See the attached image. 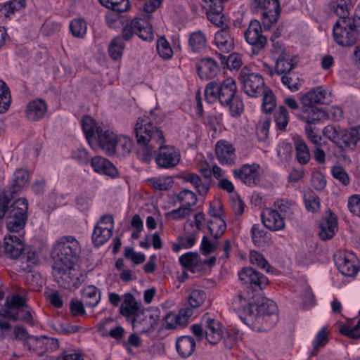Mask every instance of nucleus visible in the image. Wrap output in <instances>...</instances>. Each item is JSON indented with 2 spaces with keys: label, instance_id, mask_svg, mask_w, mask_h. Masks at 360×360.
<instances>
[{
  "label": "nucleus",
  "instance_id": "nucleus-37",
  "mask_svg": "<svg viewBox=\"0 0 360 360\" xmlns=\"http://www.w3.org/2000/svg\"><path fill=\"white\" fill-rule=\"evenodd\" d=\"M295 65L296 63L291 56L287 54H281L276 63L275 72L278 75H290L289 72L294 69Z\"/></svg>",
  "mask_w": 360,
  "mask_h": 360
},
{
  "label": "nucleus",
  "instance_id": "nucleus-7",
  "mask_svg": "<svg viewBox=\"0 0 360 360\" xmlns=\"http://www.w3.org/2000/svg\"><path fill=\"white\" fill-rule=\"evenodd\" d=\"M28 218V202L25 198L15 200L8 210L6 229L10 233L23 229Z\"/></svg>",
  "mask_w": 360,
  "mask_h": 360
},
{
  "label": "nucleus",
  "instance_id": "nucleus-39",
  "mask_svg": "<svg viewBox=\"0 0 360 360\" xmlns=\"http://www.w3.org/2000/svg\"><path fill=\"white\" fill-rule=\"evenodd\" d=\"M69 30L74 37L83 39L86 34L87 23L82 18H75L70 22Z\"/></svg>",
  "mask_w": 360,
  "mask_h": 360
},
{
  "label": "nucleus",
  "instance_id": "nucleus-53",
  "mask_svg": "<svg viewBox=\"0 0 360 360\" xmlns=\"http://www.w3.org/2000/svg\"><path fill=\"white\" fill-rule=\"evenodd\" d=\"M159 319V316L158 314L157 311H148L143 315V319L142 322L139 321L138 323V327L139 325H142L143 326L139 329V330L142 333L146 332L148 330L153 328L158 323Z\"/></svg>",
  "mask_w": 360,
  "mask_h": 360
},
{
  "label": "nucleus",
  "instance_id": "nucleus-45",
  "mask_svg": "<svg viewBox=\"0 0 360 360\" xmlns=\"http://www.w3.org/2000/svg\"><path fill=\"white\" fill-rule=\"evenodd\" d=\"M111 321L112 320L110 319H105L102 320L98 326V331L103 336L109 335L117 340H120L123 338L124 335V329L122 326H119L108 331L105 330V326L111 322Z\"/></svg>",
  "mask_w": 360,
  "mask_h": 360
},
{
  "label": "nucleus",
  "instance_id": "nucleus-31",
  "mask_svg": "<svg viewBox=\"0 0 360 360\" xmlns=\"http://www.w3.org/2000/svg\"><path fill=\"white\" fill-rule=\"evenodd\" d=\"M360 141V127H353L349 130L342 129L340 141L344 147L349 150H354L356 143Z\"/></svg>",
  "mask_w": 360,
  "mask_h": 360
},
{
  "label": "nucleus",
  "instance_id": "nucleus-57",
  "mask_svg": "<svg viewBox=\"0 0 360 360\" xmlns=\"http://www.w3.org/2000/svg\"><path fill=\"white\" fill-rule=\"evenodd\" d=\"M157 51L159 56L165 59L168 60L173 56V50L165 37H160L157 41Z\"/></svg>",
  "mask_w": 360,
  "mask_h": 360
},
{
  "label": "nucleus",
  "instance_id": "nucleus-29",
  "mask_svg": "<svg viewBox=\"0 0 360 360\" xmlns=\"http://www.w3.org/2000/svg\"><path fill=\"white\" fill-rule=\"evenodd\" d=\"M116 137L117 135L110 130H98L99 146L108 155L115 153Z\"/></svg>",
  "mask_w": 360,
  "mask_h": 360
},
{
  "label": "nucleus",
  "instance_id": "nucleus-21",
  "mask_svg": "<svg viewBox=\"0 0 360 360\" xmlns=\"http://www.w3.org/2000/svg\"><path fill=\"white\" fill-rule=\"evenodd\" d=\"M213 43L224 53H229L234 49V39L227 25L215 32Z\"/></svg>",
  "mask_w": 360,
  "mask_h": 360
},
{
  "label": "nucleus",
  "instance_id": "nucleus-47",
  "mask_svg": "<svg viewBox=\"0 0 360 360\" xmlns=\"http://www.w3.org/2000/svg\"><path fill=\"white\" fill-rule=\"evenodd\" d=\"M274 209L278 210V213L285 217H290L297 209L296 205L292 201L287 199H279L274 202Z\"/></svg>",
  "mask_w": 360,
  "mask_h": 360
},
{
  "label": "nucleus",
  "instance_id": "nucleus-23",
  "mask_svg": "<svg viewBox=\"0 0 360 360\" xmlns=\"http://www.w3.org/2000/svg\"><path fill=\"white\" fill-rule=\"evenodd\" d=\"M4 240V253L8 257L17 259L25 250L23 241L15 235H6Z\"/></svg>",
  "mask_w": 360,
  "mask_h": 360
},
{
  "label": "nucleus",
  "instance_id": "nucleus-41",
  "mask_svg": "<svg viewBox=\"0 0 360 360\" xmlns=\"http://www.w3.org/2000/svg\"><path fill=\"white\" fill-rule=\"evenodd\" d=\"M295 157L297 162L301 165H306L311 158L309 149L306 143L301 139L295 141Z\"/></svg>",
  "mask_w": 360,
  "mask_h": 360
},
{
  "label": "nucleus",
  "instance_id": "nucleus-43",
  "mask_svg": "<svg viewBox=\"0 0 360 360\" xmlns=\"http://www.w3.org/2000/svg\"><path fill=\"white\" fill-rule=\"evenodd\" d=\"M207 228L210 234L214 238L221 237L226 230V224L224 218L210 219L207 221Z\"/></svg>",
  "mask_w": 360,
  "mask_h": 360
},
{
  "label": "nucleus",
  "instance_id": "nucleus-54",
  "mask_svg": "<svg viewBox=\"0 0 360 360\" xmlns=\"http://www.w3.org/2000/svg\"><path fill=\"white\" fill-rule=\"evenodd\" d=\"M11 102V96L7 84L0 79V113L6 112Z\"/></svg>",
  "mask_w": 360,
  "mask_h": 360
},
{
  "label": "nucleus",
  "instance_id": "nucleus-64",
  "mask_svg": "<svg viewBox=\"0 0 360 360\" xmlns=\"http://www.w3.org/2000/svg\"><path fill=\"white\" fill-rule=\"evenodd\" d=\"M281 82L292 92L298 91L301 87L300 80L295 75H283L281 77Z\"/></svg>",
  "mask_w": 360,
  "mask_h": 360
},
{
  "label": "nucleus",
  "instance_id": "nucleus-44",
  "mask_svg": "<svg viewBox=\"0 0 360 360\" xmlns=\"http://www.w3.org/2000/svg\"><path fill=\"white\" fill-rule=\"evenodd\" d=\"M112 233L108 228L96 225L91 237L93 243L97 247L103 245L111 237Z\"/></svg>",
  "mask_w": 360,
  "mask_h": 360
},
{
  "label": "nucleus",
  "instance_id": "nucleus-27",
  "mask_svg": "<svg viewBox=\"0 0 360 360\" xmlns=\"http://www.w3.org/2000/svg\"><path fill=\"white\" fill-rule=\"evenodd\" d=\"M328 91L323 86L316 87L300 97L301 104L307 103L315 105L316 103H323L327 98Z\"/></svg>",
  "mask_w": 360,
  "mask_h": 360
},
{
  "label": "nucleus",
  "instance_id": "nucleus-8",
  "mask_svg": "<svg viewBox=\"0 0 360 360\" xmlns=\"http://www.w3.org/2000/svg\"><path fill=\"white\" fill-rule=\"evenodd\" d=\"M243 91L248 96L257 97L265 87L263 77L255 72H250L248 68H243L239 76Z\"/></svg>",
  "mask_w": 360,
  "mask_h": 360
},
{
  "label": "nucleus",
  "instance_id": "nucleus-50",
  "mask_svg": "<svg viewBox=\"0 0 360 360\" xmlns=\"http://www.w3.org/2000/svg\"><path fill=\"white\" fill-rule=\"evenodd\" d=\"M328 328L324 326L320 329L313 341V349L310 352L311 356H316L321 347H324L328 342Z\"/></svg>",
  "mask_w": 360,
  "mask_h": 360
},
{
  "label": "nucleus",
  "instance_id": "nucleus-30",
  "mask_svg": "<svg viewBox=\"0 0 360 360\" xmlns=\"http://www.w3.org/2000/svg\"><path fill=\"white\" fill-rule=\"evenodd\" d=\"M91 165L94 172L101 174L115 176L117 173L115 167L108 159L96 156L91 160Z\"/></svg>",
  "mask_w": 360,
  "mask_h": 360
},
{
  "label": "nucleus",
  "instance_id": "nucleus-13",
  "mask_svg": "<svg viewBox=\"0 0 360 360\" xmlns=\"http://www.w3.org/2000/svg\"><path fill=\"white\" fill-rule=\"evenodd\" d=\"M179 263L184 268L194 272L196 269H201L204 266H211L216 262V257L212 256L207 259H201L196 252H188L183 254L179 259Z\"/></svg>",
  "mask_w": 360,
  "mask_h": 360
},
{
  "label": "nucleus",
  "instance_id": "nucleus-2",
  "mask_svg": "<svg viewBox=\"0 0 360 360\" xmlns=\"http://www.w3.org/2000/svg\"><path fill=\"white\" fill-rule=\"evenodd\" d=\"M252 291L247 294L239 293L235 302H238L240 307L248 314L244 319L245 323L257 332L267 331L272 328L278 321V307L271 300L262 299L257 304H252L250 300L252 298Z\"/></svg>",
  "mask_w": 360,
  "mask_h": 360
},
{
  "label": "nucleus",
  "instance_id": "nucleus-4",
  "mask_svg": "<svg viewBox=\"0 0 360 360\" xmlns=\"http://www.w3.org/2000/svg\"><path fill=\"white\" fill-rule=\"evenodd\" d=\"M205 97L209 103L219 101L222 106L227 107L233 117H240L244 111L243 101L237 94V85L232 77H227L221 83H208L205 89Z\"/></svg>",
  "mask_w": 360,
  "mask_h": 360
},
{
  "label": "nucleus",
  "instance_id": "nucleus-20",
  "mask_svg": "<svg viewBox=\"0 0 360 360\" xmlns=\"http://www.w3.org/2000/svg\"><path fill=\"white\" fill-rule=\"evenodd\" d=\"M263 22L267 25H271L277 22L280 15L281 8L278 0H263L259 3Z\"/></svg>",
  "mask_w": 360,
  "mask_h": 360
},
{
  "label": "nucleus",
  "instance_id": "nucleus-32",
  "mask_svg": "<svg viewBox=\"0 0 360 360\" xmlns=\"http://www.w3.org/2000/svg\"><path fill=\"white\" fill-rule=\"evenodd\" d=\"M175 201L180 205L194 209L198 202V196L195 192L184 188L174 195Z\"/></svg>",
  "mask_w": 360,
  "mask_h": 360
},
{
  "label": "nucleus",
  "instance_id": "nucleus-9",
  "mask_svg": "<svg viewBox=\"0 0 360 360\" xmlns=\"http://www.w3.org/2000/svg\"><path fill=\"white\" fill-rule=\"evenodd\" d=\"M262 174L263 170L257 163L244 164L240 167L233 170V176L248 186H255L259 184Z\"/></svg>",
  "mask_w": 360,
  "mask_h": 360
},
{
  "label": "nucleus",
  "instance_id": "nucleus-24",
  "mask_svg": "<svg viewBox=\"0 0 360 360\" xmlns=\"http://www.w3.org/2000/svg\"><path fill=\"white\" fill-rule=\"evenodd\" d=\"M193 315V310L191 308L183 307L179 309L178 314H169L166 316L165 327L167 329H175L179 326H184Z\"/></svg>",
  "mask_w": 360,
  "mask_h": 360
},
{
  "label": "nucleus",
  "instance_id": "nucleus-61",
  "mask_svg": "<svg viewBox=\"0 0 360 360\" xmlns=\"http://www.w3.org/2000/svg\"><path fill=\"white\" fill-rule=\"evenodd\" d=\"M271 121L265 118L259 120L256 126V135L259 141H266L269 137Z\"/></svg>",
  "mask_w": 360,
  "mask_h": 360
},
{
  "label": "nucleus",
  "instance_id": "nucleus-3",
  "mask_svg": "<svg viewBox=\"0 0 360 360\" xmlns=\"http://www.w3.org/2000/svg\"><path fill=\"white\" fill-rule=\"evenodd\" d=\"M80 250L79 241L72 236H62L53 243L51 256L54 261V276L64 280L77 278V263Z\"/></svg>",
  "mask_w": 360,
  "mask_h": 360
},
{
  "label": "nucleus",
  "instance_id": "nucleus-34",
  "mask_svg": "<svg viewBox=\"0 0 360 360\" xmlns=\"http://www.w3.org/2000/svg\"><path fill=\"white\" fill-rule=\"evenodd\" d=\"M338 229L336 218L330 217L323 219L320 224L319 237L321 240H326L332 238Z\"/></svg>",
  "mask_w": 360,
  "mask_h": 360
},
{
  "label": "nucleus",
  "instance_id": "nucleus-10",
  "mask_svg": "<svg viewBox=\"0 0 360 360\" xmlns=\"http://www.w3.org/2000/svg\"><path fill=\"white\" fill-rule=\"evenodd\" d=\"M245 39L253 47L254 53H257L262 50L267 44L266 37L262 34V27L257 20H252L246 30Z\"/></svg>",
  "mask_w": 360,
  "mask_h": 360
},
{
  "label": "nucleus",
  "instance_id": "nucleus-15",
  "mask_svg": "<svg viewBox=\"0 0 360 360\" xmlns=\"http://www.w3.org/2000/svg\"><path fill=\"white\" fill-rule=\"evenodd\" d=\"M238 277L243 283L250 285L252 288L262 289L269 284L268 278L252 267L243 268L238 273Z\"/></svg>",
  "mask_w": 360,
  "mask_h": 360
},
{
  "label": "nucleus",
  "instance_id": "nucleus-40",
  "mask_svg": "<svg viewBox=\"0 0 360 360\" xmlns=\"http://www.w3.org/2000/svg\"><path fill=\"white\" fill-rule=\"evenodd\" d=\"M249 260L252 265L265 271L266 273L273 272L274 268L261 252L257 250H251L249 254Z\"/></svg>",
  "mask_w": 360,
  "mask_h": 360
},
{
  "label": "nucleus",
  "instance_id": "nucleus-1",
  "mask_svg": "<svg viewBox=\"0 0 360 360\" xmlns=\"http://www.w3.org/2000/svg\"><path fill=\"white\" fill-rule=\"evenodd\" d=\"M163 120L162 116L151 112L148 116L139 117L134 131L139 144L147 147V161L153 148L158 147L155 161L160 168L170 169L176 166L181 160L179 150L169 145H164L165 138L162 131L158 126Z\"/></svg>",
  "mask_w": 360,
  "mask_h": 360
},
{
  "label": "nucleus",
  "instance_id": "nucleus-18",
  "mask_svg": "<svg viewBox=\"0 0 360 360\" xmlns=\"http://www.w3.org/2000/svg\"><path fill=\"white\" fill-rule=\"evenodd\" d=\"M48 112V105L42 98H35L26 105L25 115L31 122H37L42 120Z\"/></svg>",
  "mask_w": 360,
  "mask_h": 360
},
{
  "label": "nucleus",
  "instance_id": "nucleus-63",
  "mask_svg": "<svg viewBox=\"0 0 360 360\" xmlns=\"http://www.w3.org/2000/svg\"><path fill=\"white\" fill-rule=\"evenodd\" d=\"M263 98H262V108L263 110L266 112H271L276 107V98L272 92V91L269 89H264L262 91Z\"/></svg>",
  "mask_w": 360,
  "mask_h": 360
},
{
  "label": "nucleus",
  "instance_id": "nucleus-38",
  "mask_svg": "<svg viewBox=\"0 0 360 360\" xmlns=\"http://www.w3.org/2000/svg\"><path fill=\"white\" fill-rule=\"evenodd\" d=\"M149 186L156 191H165L174 185L173 178L170 176H160L147 179Z\"/></svg>",
  "mask_w": 360,
  "mask_h": 360
},
{
  "label": "nucleus",
  "instance_id": "nucleus-19",
  "mask_svg": "<svg viewBox=\"0 0 360 360\" xmlns=\"http://www.w3.org/2000/svg\"><path fill=\"white\" fill-rule=\"evenodd\" d=\"M202 323L205 326V337L210 344H217L222 338L221 323L211 317L209 314L202 316Z\"/></svg>",
  "mask_w": 360,
  "mask_h": 360
},
{
  "label": "nucleus",
  "instance_id": "nucleus-62",
  "mask_svg": "<svg viewBox=\"0 0 360 360\" xmlns=\"http://www.w3.org/2000/svg\"><path fill=\"white\" fill-rule=\"evenodd\" d=\"M333 177L338 181L342 185L347 186L350 183V179L346 170L340 165H334L331 168Z\"/></svg>",
  "mask_w": 360,
  "mask_h": 360
},
{
  "label": "nucleus",
  "instance_id": "nucleus-49",
  "mask_svg": "<svg viewBox=\"0 0 360 360\" xmlns=\"http://www.w3.org/2000/svg\"><path fill=\"white\" fill-rule=\"evenodd\" d=\"M82 124L83 131L89 143L94 137L96 133L98 134V130H102L96 126L95 120L89 115L83 117Z\"/></svg>",
  "mask_w": 360,
  "mask_h": 360
},
{
  "label": "nucleus",
  "instance_id": "nucleus-46",
  "mask_svg": "<svg viewBox=\"0 0 360 360\" xmlns=\"http://www.w3.org/2000/svg\"><path fill=\"white\" fill-rule=\"evenodd\" d=\"M276 128L280 131L285 130L290 120L288 110L284 105H279L274 115Z\"/></svg>",
  "mask_w": 360,
  "mask_h": 360
},
{
  "label": "nucleus",
  "instance_id": "nucleus-11",
  "mask_svg": "<svg viewBox=\"0 0 360 360\" xmlns=\"http://www.w3.org/2000/svg\"><path fill=\"white\" fill-rule=\"evenodd\" d=\"M24 345L30 351L42 355L49 349L55 350L59 345L57 339L46 336H28L24 342Z\"/></svg>",
  "mask_w": 360,
  "mask_h": 360
},
{
  "label": "nucleus",
  "instance_id": "nucleus-22",
  "mask_svg": "<svg viewBox=\"0 0 360 360\" xmlns=\"http://www.w3.org/2000/svg\"><path fill=\"white\" fill-rule=\"evenodd\" d=\"M301 105V110L297 115V117L304 122L306 124H316L326 115L324 111L314 105L309 103Z\"/></svg>",
  "mask_w": 360,
  "mask_h": 360
},
{
  "label": "nucleus",
  "instance_id": "nucleus-52",
  "mask_svg": "<svg viewBox=\"0 0 360 360\" xmlns=\"http://www.w3.org/2000/svg\"><path fill=\"white\" fill-rule=\"evenodd\" d=\"M196 241L197 237L193 235L179 236L176 242L172 243V250L174 252H179L182 249L192 248Z\"/></svg>",
  "mask_w": 360,
  "mask_h": 360
},
{
  "label": "nucleus",
  "instance_id": "nucleus-5",
  "mask_svg": "<svg viewBox=\"0 0 360 360\" xmlns=\"http://www.w3.org/2000/svg\"><path fill=\"white\" fill-rule=\"evenodd\" d=\"M135 34L144 41L153 40V30L148 19L134 18L123 27L122 37L117 36L112 39L108 47V53L112 60H117L121 58L125 47L123 39L129 41Z\"/></svg>",
  "mask_w": 360,
  "mask_h": 360
},
{
  "label": "nucleus",
  "instance_id": "nucleus-33",
  "mask_svg": "<svg viewBox=\"0 0 360 360\" xmlns=\"http://www.w3.org/2000/svg\"><path fill=\"white\" fill-rule=\"evenodd\" d=\"M176 348L181 356L186 358L193 353L195 348V342L191 336H181L176 340Z\"/></svg>",
  "mask_w": 360,
  "mask_h": 360
},
{
  "label": "nucleus",
  "instance_id": "nucleus-56",
  "mask_svg": "<svg viewBox=\"0 0 360 360\" xmlns=\"http://www.w3.org/2000/svg\"><path fill=\"white\" fill-rule=\"evenodd\" d=\"M99 1L106 8L118 13L125 12L130 7L129 0H99Z\"/></svg>",
  "mask_w": 360,
  "mask_h": 360
},
{
  "label": "nucleus",
  "instance_id": "nucleus-26",
  "mask_svg": "<svg viewBox=\"0 0 360 360\" xmlns=\"http://www.w3.org/2000/svg\"><path fill=\"white\" fill-rule=\"evenodd\" d=\"M197 70L202 79H211L217 76L219 68L215 60L211 58H205L198 63Z\"/></svg>",
  "mask_w": 360,
  "mask_h": 360
},
{
  "label": "nucleus",
  "instance_id": "nucleus-42",
  "mask_svg": "<svg viewBox=\"0 0 360 360\" xmlns=\"http://www.w3.org/2000/svg\"><path fill=\"white\" fill-rule=\"evenodd\" d=\"M207 298L205 292L200 289H193L190 291L187 296V307L193 311L194 309L200 307L205 302Z\"/></svg>",
  "mask_w": 360,
  "mask_h": 360
},
{
  "label": "nucleus",
  "instance_id": "nucleus-58",
  "mask_svg": "<svg viewBox=\"0 0 360 360\" xmlns=\"http://www.w3.org/2000/svg\"><path fill=\"white\" fill-rule=\"evenodd\" d=\"M304 205L306 209L311 212H316L321 207L320 199L319 196L312 191H309L304 194Z\"/></svg>",
  "mask_w": 360,
  "mask_h": 360
},
{
  "label": "nucleus",
  "instance_id": "nucleus-55",
  "mask_svg": "<svg viewBox=\"0 0 360 360\" xmlns=\"http://www.w3.org/2000/svg\"><path fill=\"white\" fill-rule=\"evenodd\" d=\"M25 299L19 295H13L10 299L7 298L6 303L8 307L7 315H12L16 311L25 307Z\"/></svg>",
  "mask_w": 360,
  "mask_h": 360
},
{
  "label": "nucleus",
  "instance_id": "nucleus-25",
  "mask_svg": "<svg viewBox=\"0 0 360 360\" xmlns=\"http://www.w3.org/2000/svg\"><path fill=\"white\" fill-rule=\"evenodd\" d=\"M179 179L183 182L192 184L200 195H206L210 190V184L207 181H203L195 173L185 171L179 175Z\"/></svg>",
  "mask_w": 360,
  "mask_h": 360
},
{
  "label": "nucleus",
  "instance_id": "nucleus-59",
  "mask_svg": "<svg viewBox=\"0 0 360 360\" xmlns=\"http://www.w3.org/2000/svg\"><path fill=\"white\" fill-rule=\"evenodd\" d=\"M343 129L330 124L325 127L323 129V136L334 143L338 145L340 143L341 134Z\"/></svg>",
  "mask_w": 360,
  "mask_h": 360
},
{
  "label": "nucleus",
  "instance_id": "nucleus-48",
  "mask_svg": "<svg viewBox=\"0 0 360 360\" xmlns=\"http://www.w3.org/2000/svg\"><path fill=\"white\" fill-rule=\"evenodd\" d=\"M29 181V174L26 169H18L13 174L12 192H18L20 189L25 186Z\"/></svg>",
  "mask_w": 360,
  "mask_h": 360
},
{
  "label": "nucleus",
  "instance_id": "nucleus-60",
  "mask_svg": "<svg viewBox=\"0 0 360 360\" xmlns=\"http://www.w3.org/2000/svg\"><path fill=\"white\" fill-rule=\"evenodd\" d=\"M349 0H335L330 3V9L340 18H349Z\"/></svg>",
  "mask_w": 360,
  "mask_h": 360
},
{
  "label": "nucleus",
  "instance_id": "nucleus-6",
  "mask_svg": "<svg viewBox=\"0 0 360 360\" xmlns=\"http://www.w3.org/2000/svg\"><path fill=\"white\" fill-rule=\"evenodd\" d=\"M356 18H340L333 26V35L337 44L351 46L356 44L359 35Z\"/></svg>",
  "mask_w": 360,
  "mask_h": 360
},
{
  "label": "nucleus",
  "instance_id": "nucleus-14",
  "mask_svg": "<svg viewBox=\"0 0 360 360\" xmlns=\"http://www.w3.org/2000/svg\"><path fill=\"white\" fill-rule=\"evenodd\" d=\"M120 314L127 319H131L134 328L138 327L139 323L138 317L140 315V304L137 302L133 295L126 293L120 307Z\"/></svg>",
  "mask_w": 360,
  "mask_h": 360
},
{
  "label": "nucleus",
  "instance_id": "nucleus-28",
  "mask_svg": "<svg viewBox=\"0 0 360 360\" xmlns=\"http://www.w3.org/2000/svg\"><path fill=\"white\" fill-rule=\"evenodd\" d=\"M188 45L193 53H202L207 47V39L205 34L201 30L191 32L188 36Z\"/></svg>",
  "mask_w": 360,
  "mask_h": 360
},
{
  "label": "nucleus",
  "instance_id": "nucleus-12",
  "mask_svg": "<svg viewBox=\"0 0 360 360\" xmlns=\"http://www.w3.org/2000/svg\"><path fill=\"white\" fill-rule=\"evenodd\" d=\"M216 158L223 166H233L235 165L237 156L236 148L233 145L228 141L220 139L214 147Z\"/></svg>",
  "mask_w": 360,
  "mask_h": 360
},
{
  "label": "nucleus",
  "instance_id": "nucleus-16",
  "mask_svg": "<svg viewBox=\"0 0 360 360\" xmlns=\"http://www.w3.org/2000/svg\"><path fill=\"white\" fill-rule=\"evenodd\" d=\"M339 271L346 276H354L359 270V262L352 252L344 253L335 262Z\"/></svg>",
  "mask_w": 360,
  "mask_h": 360
},
{
  "label": "nucleus",
  "instance_id": "nucleus-51",
  "mask_svg": "<svg viewBox=\"0 0 360 360\" xmlns=\"http://www.w3.org/2000/svg\"><path fill=\"white\" fill-rule=\"evenodd\" d=\"M194 209L185 207L180 205L178 208L174 209L165 214V217L168 220L180 221L188 219Z\"/></svg>",
  "mask_w": 360,
  "mask_h": 360
},
{
  "label": "nucleus",
  "instance_id": "nucleus-35",
  "mask_svg": "<svg viewBox=\"0 0 360 360\" xmlns=\"http://www.w3.org/2000/svg\"><path fill=\"white\" fill-rule=\"evenodd\" d=\"M82 299L86 307H94L101 300L99 290L94 285H88L83 288Z\"/></svg>",
  "mask_w": 360,
  "mask_h": 360
},
{
  "label": "nucleus",
  "instance_id": "nucleus-36",
  "mask_svg": "<svg viewBox=\"0 0 360 360\" xmlns=\"http://www.w3.org/2000/svg\"><path fill=\"white\" fill-rule=\"evenodd\" d=\"M38 262V255L34 250H28L26 255L22 257L18 262V268L16 269L18 271L31 272L34 266Z\"/></svg>",
  "mask_w": 360,
  "mask_h": 360
},
{
  "label": "nucleus",
  "instance_id": "nucleus-17",
  "mask_svg": "<svg viewBox=\"0 0 360 360\" xmlns=\"http://www.w3.org/2000/svg\"><path fill=\"white\" fill-rule=\"evenodd\" d=\"M264 226L271 231L284 229L285 226L284 217L274 208H266L261 214Z\"/></svg>",
  "mask_w": 360,
  "mask_h": 360
}]
</instances>
